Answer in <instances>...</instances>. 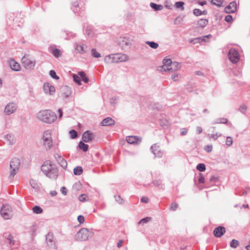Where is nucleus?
<instances>
[{"label": "nucleus", "instance_id": "7", "mask_svg": "<svg viewBox=\"0 0 250 250\" xmlns=\"http://www.w3.org/2000/svg\"><path fill=\"white\" fill-rule=\"evenodd\" d=\"M20 165V161L17 158H13L10 163V168L11 169L10 171L9 178H13L19 170V166Z\"/></svg>", "mask_w": 250, "mask_h": 250}, {"label": "nucleus", "instance_id": "5", "mask_svg": "<svg viewBox=\"0 0 250 250\" xmlns=\"http://www.w3.org/2000/svg\"><path fill=\"white\" fill-rule=\"evenodd\" d=\"M180 67L181 63H163L162 65L157 67V70L160 72L171 73L178 70Z\"/></svg>", "mask_w": 250, "mask_h": 250}, {"label": "nucleus", "instance_id": "2", "mask_svg": "<svg viewBox=\"0 0 250 250\" xmlns=\"http://www.w3.org/2000/svg\"><path fill=\"white\" fill-rule=\"evenodd\" d=\"M37 118L42 122L51 124L56 120L57 116L51 110L46 109L39 112L37 114Z\"/></svg>", "mask_w": 250, "mask_h": 250}, {"label": "nucleus", "instance_id": "12", "mask_svg": "<svg viewBox=\"0 0 250 250\" xmlns=\"http://www.w3.org/2000/svg\"><path fill=\"white\" fill-rule=\"evenodd\" d=\"M94 134L88 130L85 131L83 133L82 136L83 141L85 143H88L90 142L94 139Z\"/></svg>", "mask_w": 250, "mask_h": 250}, {"label": "nucleus", "instance_id": "61", "mask_svg": "<svg viewBox=\"0 0 250 250\" xmlns=\"http://www.w3.org/2000/svg\"><path fill=\"white\" fill-rule=\"evenodd\" d=\"M171 78L175 82L178 81V76L175 74L172 75Z\"/></svg>", "mask_w": 250, "mask_h": 250}, {"label": "nucleus", "instance_id": "32", "mask_svg": "<svg viewBox=\"0 0 250 250\" xmlns=\"http://www.w3.org/2000/svg\"><path fill=\"white\" fill-rule=\"evenodd\" d=\"M151 7L155 10H161L163 9V6L162 5H158L154 3L151 2L150 4Z\"/></svg>", "mask_w": 250, "mask_h": 250}, {"label": "nucleus", "instance_id": "49", "mask_svg": "<svg viewBox=\"0 0 250 250\" xmlns=\"http://www.w3.org/2000/svg\"><path fill=\"white\" fill-rule=\"evenodd\" d=\"M77 220L80 224L83 223L85 220L84 217L81 215L78 216Z\"/></svg>", "mask_w": 250, "mask_h": 250}, {"label": "nucleus", "instance_id": "3", "mask_svg": "<svg viewBox=\"0 0 250 250\" xmlns=\"http://www.w3.org/2000/svg\"><path fill=\"white\" fill-rule=\"evenodd\" d=\"M42 146L46 150H50L53 146L52 131L50 130H45L42 137Z\"/></svg>", "mask_w": 250, "mask_h": 250}, {"label": "nucleus", "instance_id": "62", "mask_svg": "<svg viewBox=\"0 0 250 250\" xmlns=\"http://www.w3.org/2000/svg\"><path fill=\"white\" fill-rule=\"evenodd\" d=\"M55 159L58 161L59 159H61L62 157L61 156V155L59 154H56L54 155Z\"/></svg>", "mask_w": 250, "mask_h": 250}, {"label": "nucleus", "instance_id": "10", "mask_svg": "<svg viewBox=\"0 0 250 250\" xmlns=\"http://www.w3.org/2000/svg\"><path fill=\"white\" fill-rule=\"evenodd\" d=\"M228 57L231 62H238L240 61L239 52L234 48H230L228 53Z\"/></svg>", "mask_w": 250, "mask_h": 250}, {"label": "nucleus", "instance_id": "16", "mask_svg": "<svg viewBox=\"0 0 250 250\" xmlns=\"http://www.w3.org/2000/svg\"><path fill=\"white\" fill-rule=\"evenodd\" d=\"M159 146L156 144H154L151 146V149L152 153L155 157H161L163 155V152L159 149Z\"/></svg>", "mask_w": 250, "mask_h": 250}, {"label": "nucleus", "instance_id": "43", "mask_svg": "<svg viewBox=\"0 0 250 250\" xmlns=\"http://www.w3.org/2000/svg\"><path fill=\"white\" fill-rule=\"evenodd\" d=\"M232 143L233 140L232 138L230 136H228L226 139V145L227 146H229L232 144Z\"/></svg>", "mask_w": 250, "mask_h": 250}, {"label": "nucleus", "instance_id": "57", "mask_svg": "<svg viewBox=\"0 0 250 250\" xmlns=\"http://www.w3.org/2000/svg\"><path fill=\"white\" fill-rule=\"evenodd\" d=\"M193 13L196 16H199L202 14V12H201V10H200L198 9H194L193 11Z\"/></svg>", "mask_w": 250, "mask_h": 250}, {"label": "nucleus", "instance_id": "19", "mask_svg": "<svg viewBox=\"0 0 250 250\" xmlns=\"http://www.w3.org/2000/svg\"><path fill=\"white\" fill-rule=\"evenodd\" d=\"M115 123V121L111 118L107 117L104 119L101 122V124L103 126H107L114 125Z\"/></svg>", "mask_w": 250, "mask_h": 250}, {"label": "nucleus", "instance_id": "38", "mask_svg": "<svg viewBox=\"0 0 250 250\" xmlns=\"http://www.w3.org/2000/svg\"><path fill=\"white\" fill-rule=\"evenodd\" d=\"M153 183L154 186L159 187L160 188H163V185L162 183V181L160 180H156L153 181Z\"/></svg>", "mask_w": 250, "mask_h": 250}, {"label": "nucleus", "instance_id": "28", "mask_svg": "<svg viewBox=\"0 0 250 250\" xmlns=\"http://www.w3.org/2000/svg\"><path fill=\"white\" fill-rule=\"evenodd\" d=\"M32 211L34 213L41 214L43 210L40 206H35L32 208Z\"/></svg>", "mask_w": 250, "mask_h": 250}, {"label": "nucleus", "instance_id": "59", "mask_svg": "<svg viewBox=\"0 0 250 250\" xmlns=\"http://www.w3.org/2000/svg\"><path fill=\"white\" fill-rule=\"evenodd\" d=\"M163 62L167 63V62H172V60L170 58L167 57L163 60Z\"/></svg>", "mask_w": 250, "mask_h": 250}, {"label": "nucleus", "instance_id": "26", "mask_svg": "<svg viewBox=\"0 0 250 250\" xmlns=\"http://www.w3.org/2000/svg\"><path fill=\"white\" fill-rule=\"evenodd\" d=\"M208 23V21L206 19H200L198 21L197 24L200 27L203 28L205 27Z\"/></svg>", "mask_w": 250, "mask_h": 250}, {"label": "nucleus", "instance_id": "60", "mask_svg": "<svg viewBox=\"0 0 250 250\" xmlns=\"http://www.w3.org/2000/svg\"><path fill=\"white\" fill-rule=\"evenodd\" d=\"M141 201L143 203H147L148 202V199L146 197H142Z\"/></svg>", "mask_w": 250, "mask_h": 250}, {"label": "nucleus", "instance_id": "11", "mask_svg": "<svg viewBox=\"0 0 250 250\" xmlns=\"http://www.w3.org/2000/svg\"><path fill=\"white\" fill-rule=\"evenodd\" d=\"M43 90L45 93L53 95L55 92V88L50 83H44Z\"/></svg>", "mask_w": 250, "mask_h": 250}, {"label": "nucleus", "instance_id": "17", "mask_svg": "<svg viewBox=\"0 0 250 250\" xmlns=\"http://www.w3.org/2000/svg\"><path fill=\"white\" fill-rule=\"evenodd\" d=\"M126 141L129 144H135L140 143L141 140H139V138L137 136H130L126 138Z\"/></svg>", "mask_w": 250, "mask_h": 250}, {"label": "nucleus", "instance_id": "36", "mask_svg": "<svg viewBox=\"0 0 250 250\" xmlns=\"http://www.w3.org/2000/svg\"><path fill=\"white\" fill-rule=\"evenodd\" d=\"M151 220V218L149 217H147L144 218L140 220V221L138 222L139 225L141 224H144L145 223H147L149 222Z\"/></svg>", "mask_w": 250, "mask_h": 250}, {"label": "nucleus", "instance_id": "42", "mask_svg": "<svg viewBox=\"0 0 250 250\" xmlns=\"http://www.w3.org/2000/svg\"><path fill=\"white\" fill-rule=\"evenodd\" d=\"M49 75L51 77L54 79L58 80L59 79V77L56 75V72L54 70H50L49 72Z\"/></svg>", "mask_w": 250, "mask_h": 250}, {"label": "nucleus", "instance_id": "58", "mask_svg": "<svg viewBox=\"0 0 250 250\" xmlns=\"http://www.w3.org/2000/svg\"><path fill=\"white\" fill-rule=\"evenodd\" d=\"M85 194H81L79 197V200L81 201V202H84L85 200Z\"/></svg>", "mask_w": 250, "mask_h": 250}, {"label": "nucleus", "instance_id": "13", "mask_svg": "<svg viewBox=\"0 0 250 250\" xmlns=\"http://www.w3.org/2000/svg\"><path fill=\"white\" fill-rule=\"evenodd\" d=\"M46 242L49 247L51 248H54L55 247L53 233L49 232L47 234L46 236Z\"/></svg>", "mask_w": 250, "mask_h": 250}, {"label": "nucleus", "instance_id": "63", "mask_svg": "<svg viewBox=\"0 0 250 250\" xmlns=\"http://www.w3.org/2000/svg\"><path fill=\"white\" fill-rule=\"evenodd\" d=\"M196 131L198 134H200L203 131L202 128L200 126H197L196 127Z\"/></svg>", "mask_w": 250, "mask_h": 250}, {"label": "nucleus", "instance_id": "22", "mask_svg": "<svg viewBox=\"0 0 250 250\" xmlns=\"http://www.w3.org/2000/svg\"><path fill=\"white\" fill-rule=\"evenodd\" d=\"M87 46L85 45H78L76 47L75 50L77 53H83L86 51Z\"/></svg>", "mask_w": 250, "mask_h": 250}, {"label": "nucleus", "instance_id": "44", "mask_svg": "<svg viewBox=\"0 0 250 250\" xmlns=\"http://www.w3.org/2000/svg\"><path fill=\"white\" fill-rule=\"evenodd\" d=\"M69 134L72 139L76 138L77 137V132L73 129L69 131Z\"/></svg>", "mask_w": 250, "mask_h": 250}, {"label": "nucleus", "instance_id": "37", "mask_svg": "<svg viewBox=\"0 0 250 250\" xmlns=\"http://www.w3.org/2000/svg\"><path fill=\"white\" fill-rule=\"evenodd\" d=\"M239 242L238 240L233 239L230 244V246L232 248H236L239 245Z\"/></svg>", "mask_w": 250, "mask_h": 250}, {"label": "nucleus", "instance_id": "1", "mask_svg": "<svg viewBox=\"0 0 250 250\" xmlns=\"http://www.w3.org/2000/svg\"><path fill=\"white\" fill-rule=\"evenodd\" d=\"M41 170L47 177L56 179L58 176V170L55 164L50 161H46L41 167Z\"/></svg>", "mask_w": 250, "mask_h": 250}, {"label": "nucleus", "instance_id": "25", "mask_svg": "<svg viewBox=\"0 0 250 250\" xmlns=\"http://www.w3.org/2000/svg\"><path fill=\"white\" fill-rule=\"evenodd\" d=\"M30 183L33 188L36 190H39L40 189V184L36 180L31 179L30 181Z\"/></svg>", "mask_w": 250, "mask_h": 250}, {"label": "nucleus", "instance_id": "23", "mask_svg": "<svg viewBox=\"0 0 250 250\" xmlns=\"http://www.w3.org/2000/svg\"><path fill=\"white\" fill-rule=\"evenodd\" d=\"M51 50L53 55L56 57H59L62 55V52L60 50L56 48L55 46H52Z\"/></svg>", "mask_w": 250, "mask_h": 250}, {"label": "nucleus", "instance_id": "20", "mask_svg": "<svg viewBox=\"0 0 250 250\" xmlns=\"http://www.w3.org/2000/svg\"><path fill=\"white\" fill-rule=\"evenodd\" d=\"M5 142L9 145H13L15 143L14 136L11 134H7L4 137Z\"/></svg>", "mask_w": 250, "mask_h": 250}, {"label": "nucleus", "instance_id": "24", "mask_svg": "<svg viewBox=\"0 0 250 250\" xmlns=\"http://www.w3.org/2000/svg\"><path fill=\"white\" fill-rule=\"evenodd\" d=\"M10 66L12 70L19 71L22 70L20 63H10Z\"/></svg>", "mask_w": 250, "mask_h": 250}, {"label": "nucleus", "instance_id": "18", "mask_svg": "<svg viewBox=\"0 0 250 250\" xmlns=\"http://www.w3.org/2000/svg\"><path fill=\"white\" fill-rule=\"evenodd\" d=\"M62 95L64 98H67L71 94L70 88L67 86H63L61 88Z\"/></svg>", "mask_w": 250, "mask_h": 250}, {"label": "nucleus", "instance_id": "30", "mask_svg": "<svg viewBox=\"0 0 250 250\" xmlns=\"http://www.w3.org/2000/svg\"><path fill=\"white\" fill-rule=\"evenodd\" d=\"M74 174L76 175H80L83 172V168L81 167H76L73 170Z\"/></svg>", "mask_w": 250, "mask_h": 250}, {"label": "nucleus", "instance_id": "54", "mask_svg": "<svg viewBox=\"0 0 250 250\" xmlns=\"http://www.w3.org/2000/svg\"><path fill=\"white\" fill-rule=\"evenodd\" d=\"M188 130L187 128H183L182 129V131L180 133L181 136H185L188 133Z\"/></svg>", "mask_w": 250, "mask_h": 250}, {"label": "nucleus", "instance_id": "6", "mask_svg": "<svg viewBox=\"0 0 250 250\" xmlns=\"http://www.w3.org/2000/svg\"><path fill=\"white\" fill-rule=\"evenodd\" d=\"M91 232L86 228L81 229L75 235V239L77 241H84L88 239L89 233Z\"/></svg>", "mask_w": 250, "mask_h": 250}, {"label": "nucleus", "instance_id": "34", "mask_svg": "<svg viewBox=\"0 0 250 250\" xmlns=\"http://www.w3.org/2000/svg\"><path fill=\"white\" fill-rule=\"evenodd\" d=\"M74 81L79 85H81V78L80 77L76 74H73V76Z\"/></svg>", "mask_w": 250, "mask_h": 250}, {"label": "nucleus", "instance_id": "35", "mask_svg": "<svg viewBox=\"0 0 250 250\" xmlns=\"http://www.w3.org/2000/svg\"><path fill=\"white\" fill-rule=\"evenodd\" d=\"M196 168L200 171L203 172L206 170V166L204 164H199L196 167Z\"/></svg>", "mask_w": 250, "mask_h": 250}, {"label": "nucleus", "instance_id": "52", "mask_svg": "<svg viewBox=\"0 0 250 250\" xmlns=\"http://www.w3.org/2000/svg\"><path fill=\"white\" fill-rule=\"evenodd\" d=\"M212 146L211 145L210 146L208 145V146H206L204 148L205 151H207V152H211L212 150Z\"/></svg>", "mask_w": 250, "mask_h": 250}, {"label": "nucleus", "instance_id": "29", "mask_svg": "<svg viewBox=\"0 0 250 250\" xmlns=\"http://www.w3.org/2000/svg\"><path fill=\"white\" fill-rule=\"evenodd\" d=\"M79 147L80 149H82L83 151L86 152L88 148V146L84 144L83 142H80L79 144Z\"/></svg>", "mask_w": 250, "mask_h": 250}, {"label": "nucleus", "instance_id": "64", "mask_svg": "<svg viewBox=\"0 0 250 250\" xmlns=\"http://www.w3.org/2000/svg\"><path fill=\"white\" fill-rule=\"evenodd\" d=\"M58 112L59 114V117L61 118L62 116V109H61V108L59 109L58 110Z\"/></svg>", "mask_w": 250, "mask_h": 250}, {"label": "nucleus", "instance_id": "53", "mask_svg": "<svg viewBox=\"0 0 250 250\" xmlns=\"http://www.w3.org/2000/svg\"><path fill=\"white\" fill-rule=\"evenodd\" d=\"M198 182L199 183H204L205 182V178L204 176L202 174H200V176L198 179Z\"/></svg>", "mask_w": 250, "mask_h": 250}, {"label": "nucleus", "instance_id": "39", "mask_svg": "<svg viewBox=\"0 0 250 250\" xmlns=\"http://www.w3.org/2000/svg\"><path fill=\"white\" fill-rule=\"evenodd\" d=\"M146 43L149 45L151 48L156 49L158 47V44L153 42H146Z\"/></svg>", "mask_w": 250, "mask_h": 250}, {"label": "nucleus", "instance_id": "40", "mask_svg": "<svg viewBox=\"0 0 250 250\" xmlns=\"http://www.w3.org/2000/svg\"><path fill=\"white\" fill-rule=\"evenodd\" d=\"M227 122V119L224 118L217 119L214 124H226Z\"/></svg>", "mask_w": 250, "mask_h": 250}, {"label": "nucleus", "instance_id": "21", "mask_svg": "<svg viewBox=\"0 0 250 250\" xmlns=\"http://www.w3.org/2000/svg\"><path fill=\"white\" fill-rule=\"evenodd\" d=\"M211 37V35L209 34L208 35L205 36H203L202 37H199V38H197L194 39L193 40H192L191 42H193L194 43H195L197 42H202L203 41L205 42L206 41L205 39H206V38L209 39Z\"/></svg>", "mask_w": 250, "mask_h": 250}, {"label": "nucleus", "instance_id": "46", "mask_svg": "<svg viewBox=\"0 0 250 250\" xmlns=\"http://www.w3.org/2000/svg\"><path fill=\"white\" fill-rule=\"evenodd\" d=\"M184 2L182 1L177 2L175 3V6L177 8H182V9H184Z\"/></svg>", "mask_w": 250, "mask_h": 250}, {"label": "nucleus", "instance_id": "4", "mask_svg": "<svg viewBox=\"0 0 250 250\" xmlns=\"http://www.w3.org/2000/svg\"><path fill=\"white\" fill-rule=\"evenodd\" d=\"M128 60V56L123 54H116L106 56L104 59L106 62H123Z\"/></svg>", "mask_w": 250, "mask_h": 250}, {"label": "nucleus", "instance_id": "50", "mask_svg": "<svg viewBox=\"0 0 250 250\" xmlns=\"http://www.w3.org/2000/svg\"><path fill=\"white\" fill-rule=\"evenodd\" d=\"M222 134L219 133H213L211 135V137L214 140H216L218 137L221 136Z\"/></svg>", "mask_w": 250, "mask_h": 250}, {"label": "nucleus", "instance_id": "8", "mask_svg": "<svg viewBox=\"0 0 250 250\" xmlns=\"http://www.w3.org/2000/svg\"><path fill=\"white\" fill-rule=\"evenodd\" d=\"M0 214L4 219H9L13 216L12 208L9 205H3L0 210Z\"/></svg>", "mask_w": 250, "mask_h": 250}, {"label": "nucleus", "instance_id": "47", "mask_svg": "<svg viewBox=\"0 0 250 250\" xmlns=\"http://www.w3.org/2000/svg\"><path fill=\"white\" fill-rule=\"evenodd\" d=\"M247 109V106L245 104L241 105L239 108V110L243 113H244L246 111Z\"/></svg>", "mask_w": 250, "mask_h": 250}, {"label": "nucleus", "instance_id": "14", "mask_svg": "<svg viewBox=\"0 0 250 250\" xmlns=\"http://www.w3.org/2000/svg\"><path fill=\"white\" fill-rule=\"evenodd\" d=\"M237 4L236 2H231L228 6L225 8V11L227 13H234L236 10Z\"/></svg>", "mask_w": 250, "mask_h": 250}, {"label": "nucleus", "instance_id": "51", "mask_svg": "<svg viewBox=\"0 0 250 250\" xmlns=\"http://www.w3.org/2000/svg\"><path fill=\"white\" fill-rule=\"evenodd\" d=\"M178 206V204L176 203H172L170 206V209L174 211L177 208Z\"/></svg>", "mask_w": 250, "mask_h": 250}, {"label": "nucleus", "instance_id": "45", "mask_svg": "<svg viewBox=\"0 0 250 250\" xmlns=\"http://www.w3.org/2000/svg\"><path fill=\"white\" fill-rule=\"evenodd\" d=\"M7 239L10 245H14L15 244V240H14L13 237L11 234L9 235Z\"/></svg>", "mask_w": 250, "mask_h": 250}, {"label": "nucleus", "instance_id": "55", "mask_svg": "<svg viewBox=\"0 0 250 250\" xmlns=\"http://www.w3.org/2000/svg\"><path fill=\"white\" fill-rule=\"evenodd\" d=\"M225 21L227 22H230L232 21V17L231 15H227L225 17Z\"/></svg>", "mask_w": 250, "mask_h": 250}, {"label": "nucleus", "instance_id": "41", "mask_svg": "<svg viewBox=\"0 0 250 250\" xmlns=\"http://www.w3.org/2000/svg\"><path fill=\"white\" fill-rule=\"evenodd\" d=\"M92 56L95 58H100L101 57L100 54L95 49H92L91 50Z\"/></svg>", "mask_w": 250, "mask_h": 250}, {"label": "nucleus", "instance_id": "48", "mask_svg": "<svg viewBox=\"0 0 250 250\" xmlns=\"http://www.w3.org/2000/svg\"><path fill=\"white\" fill-rule=\"evenodd\" d=\"M114 197L116 202L119 204H121L123 203V199L120 196H115Z\"/></svg>", "mask_w": 250, "mask_h": 250}, {"label": "nucleus", "instance_id": "9", "mask_svg": "<svg viewBox=\"0 0 250 250\" xmlns=\"http://www.w3.org/2000/svg\"><path fill=\"white\" fill-rule=\"evenodd\" d=\"M18 108L17 104L14 102L7 104L3 110V113L6 115H10L15 113Z\"/></svg>", "mask_w": 250, "mask_h": 250}, {"label": "nucleus", "instance_id": "33", "mask_svg": "<svg viewBox=\"0 0 250 250\" xmlns=\"http://www.w3.org/2000/svg\"><path fill=\"white\" fill-rule=\"evenodd\" d=\"M24 68L26 70H31L34 68L35 63H22Z\"/></svg>", "mask_w": 250, "mask_h": 250}, {"label": "nucleus", "instance_id": "31", "mask_svg": "<svg viewBox=\"0 0 250 250\" xmlns=\"http://www.w3.org/2000/svg\"><path fill=\"white\" fill-rule=\"evenodd\" d=\"M57 162L62 168H66L67 167V163L63 158H62L61 159H59Z\"/></svg>", "mask_w": 250, "mask_h": 250}, {"label": "nucleus", "instance_id": "27", "mask_svg": "<svg viewBox=\"0 0 250 250\" xmlns=\"http://www.w3.org/2000/svg\"><path fill=\"white\" fill-rule=\"evenodd\" d=\"M78 74L84 83H87L88 82L89 79L86 77L85 73L83 71H80Z\"/></svg>", "mask_w": 250, "mask_h": 250}, {"label": "nucleus", "instance_id": "56", "mask_svg": "<svg viewBox=\"0 0 250 250\" xmlns=\"http://www.w3.org/2000/svg\"><path fill=\"white\" fill-rule=\"evenodd\" d=\"M61 191L64 195H66L67 193V189L64 187H62L61 188Z\"/></svg>", "mask_w": 250, "mask_h": 250}, {"label": "nucleus", "instance_id": "15", "mask_svg": "<svg viewBox=\"0 0 250 250\" xmlns=\"http://www.w3.org/2000/svg\"><path fill=\"white\" fill-rule=\"evenodd\" d=\"M226 232V229L222 226L216 228L213 230V234L217 237H221Z\"/></svg>", "mask_w": 250, "mask_h": 250}]
</instances>
